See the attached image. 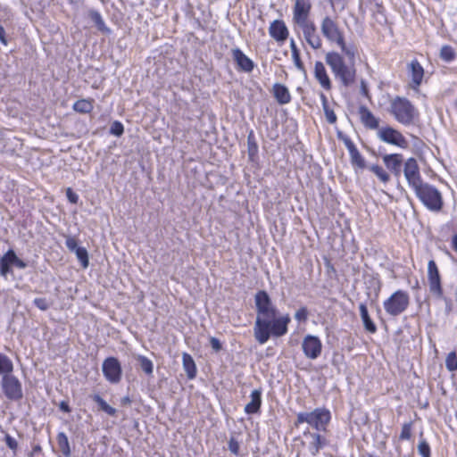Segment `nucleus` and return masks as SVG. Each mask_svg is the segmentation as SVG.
<instances>
[{"label":"nucleus","mask_w":457,"mask_h":457,"mask_svg":"<svg viewBox=\"0 0 457 457\" xmlns=\"http://www.w3.org/2000/svg\"><path fill=\"white\" fill-rule=\"evenodd\" d=\"M257 316L253 327V335L260 345L265 344L270 337H280L287 333L291 320L288 314L278 317V310L272 304L266 291L261 290L255 295Z\"/></svg>","instance_id":"f257e3e1"},{"label":"nucleus","mask_w":457,"mask_h":457,"mask_svg":"<svg viewBox=\"0 0 457 457\" xmlns=\"http://www.w3.org/2000/svg\"><path fill=\"white\" fill-rule=\"evenodd\" d=\"M349 58L346 62L345 57L336 51L326 54L325 62L329 66L336 79H338L345 87H349L355 80L356 70L353 63V58Z\"/></svg>","instance_id":"f03ea898"},{"label":"nucleus","mask_w":457,"mask_h":457,"mask_svg":"<svg viewBox=\"0 0 457 457\" xmlns=\"http://www.w3.org/2000/svg\"><path fill=\"white\" fill-rule=\"evenodd\" d=\"M320 32L328 42L336 44L345 56H355L354 49L346 45L343 29L332 17L327 15L321 19Z\"/></svg>","instance_id":"7ed1b4c3"},{"label":"nucleus","mask_w":457,"mask_h":457,"mask_svg":"<svg viewBox=\"0 0 457 457\" xmlns=\"http://www.w3.org/2000/svg\"><path fill=\"white\" fill-rule=\"evenodd\" d=\"M390 113L396 121L404 126L415 125L420 120V112L411 102L402 96H395L390 102Z\"/></svg>","instance_id":"20e7f679"},{"label":"nucleus","mask_w":457,"mask_h":457,"mask_svg":"<svg viewBox=\"0 0 457 457\" xmlns=\"http://www.w3.org/2000/svg\"><path fill=\"white\" fill-rule=\"evenodd\" d=\"M331 420L330 411L327 408H316L312 411H301L296 416V425L307 423L316 431H326Z\"/></svg>","instance_id":"39448f33"},{"label":"nucleus","mask_w":457,"mask_h":457,"mask_svg":"<svg viewBox=\"0 0 457 457\" xmlns=\"http://www.w3.org/2000/svg\"><path fill=\"white\" fill-rule=\"evenodd\" d=\"M414 193L419 200L431 212H440L444 206L442 194L434 186L423 183L415 188Z\"/></svg>","instance_id":"423d86ee"},{"label":"nucleus","mask_w":457,"mask_h":457,"mask_svg":"<svg viewBox=\"0 0 457 457\" xmlns=\"http://www.w3.org/2000/svg\"><path fill=\"white\" fill-rule=\"evenodd\" d=\"M409 304V294L403 290H396L384 301L383 307L388 315L395 317L404 312Z\"/></svg>","instance_id":"0eeeda50"},{"label":"nucleus","mask_w":457,"mask_h":457,"mask_svg":"<svg viewBox=\"0 0 457 457\" xmlns=\"http://www.w3.org/2000/svg\"><path fill=\"white\" fill-rule=\"evenodd\" d=\"M302 30L303 39L313 50L322 47V39L318 33L314 21H308L296 24Z\"/></svg>","instance_id":"6e6552de"},{"label":"nucleus","mask_w":457,"mask_h":457,"mask_svg":"<svg viewBox=\"0 0 457 457\" xmlns=\"http://www.w3.org/2000/svg\"><path fill=\"white\" fill-rule=\"evenodd\" d=\"M2 389L9 400H20L22 398V386L20 380L12 374L2 377Z\"/></svg>","instance_id":"1a4fd4ad"},{"label":"nucleus","mask_w":457,"mask_h":457,"mask_svg":"<svg viewBox=\"0 0 457 457\" xmlns=\"http://www.w3.org/2000/svg\"><path fill=\"white\" fill-rule=\"evenodd\" d=\"M377 137L382 142L393 145L401 148H406L408 142L403 134L392 127H383L377 132Z\"/></svg>","instance_id":"9d476101"},{"label":"nucleus","mask_w":457,"mask_h":457,"mask_svg":"<svg viewBox=\"0 0 457 457\" xmlns=\"http://www.w3.org/2000/svg\"><path fill=\"white\" fill-rule=\"evenodd\" d=\"M428 281L430 293L434 296L441 298L443 296L441 277L437 265L434 260H430L428 263Z\"/></svg>","instance_id":"9b49d317"},{"label":"nucleus","mask_w":457,"mask_h":457,"mask_svg":"<svg viewBox=\"0 0 457 457\" xmlns=\"http://www.w3.org/2000/svg\"><path fill=\"white\" fill-rule=\"evenodd\" d=\"M102 370L104 378L111 383L116 384L121 378V366L120 361L115 357L106 358L102 365Z\"/></svg>","instance_id":"f8f14e48"},{"label":"nucleus","mask_w":457,"mask_h":457,"mask_svg":"<svg viewBox=\"0 0 457 457\" xmlns=\"http://www.w3.org/2000/svg\"><path fill=\"white\" fill-rule=\"evenodd\" d=\"M403 173L408 185L413 190L424 183L420 173L418 162L414 158H409L406 160L404 162Z\"/></svg>","instance_id":"ddd939ff"},{"label":"nucleus","mask_w":457,"mask_h":457,"mask_svg":"<svg viewBox=\"0 0 457 457\" xmlns=\"http://www.w3.org/2000/svg\"><path fill=\"white\" fill-rule=\"evenodd\" d=\"M302 349L306 358L316 360L321 353L322 343L318 337L307 335L303 339Z\"/></svg>","instance_id":"4468645a"},{"label":"nucleus","mask_w":457,"mask_h":457,"mask_svg":"<svg viewBox=\"0 0 457 457\" xmlns=\"http://www.w3.org/2000/svg\"><path fill=\"white\" fill-rule=\"evenodd\" d=\"M339 138L343 141L344 145H345V147L349 153L351 164L353 167H357L358 169H361V170L365 169L366 168L365 159L361 154V153L357 149L354 143L351 140V138L346 136L341 137V135H339Z\"/></svg>","instance_id":"2eb2a0df"},{"label":"nucleus","mask_w":457,"mask_h":457,"mask_svg":"<svg viewBox=\"0 0 457 457\" xmlns=\"http://www.w3.org/2000/svg\"><path fill=\"white\" fill-rule=\"evenodd\" d=\"M311 10L312 3L310 0H295L293 7V22L295 24H298L311 21L309 19Z\"/></svg>","instance_id":"dca6fc26"},{"label":"nucleus","mask_w":457,"mask_h":457,"mask_svg":"<svg viewBox=\"0 0 457 457\" xmlns=\"http://www.w3.org/2000/svg\"><path fill=\"white\" fill-rule=\"evenodd\" d=\"M231 56L237 64V71L245 73H251L253 71L255 63L240 48L231 49Z\"/></svg>","instance_id":"f3484780"},{"label":"nucleus","mask_w":457,"mask_h":457,"mask_svg":"<svg viewBox=\"0 0 457 457\" xmlns=\"http://www.w3.org/2000/svg\"><path fill=\"white\" fill-rule=\"evenodd\" d=\"M303 436L308 440V450L313 457L327 445V439L317 432H312L307 429L303 432Z\"/></svg>","instance_id":"a211bd4d"},{"label":"nucleus","mask_w":457,"mask_h":457,"mask_svg":"<svg viewBox=\"0 0 457 457\" xmlns=\"http://www.w3.org/2000/svg\"><path fill=\"white\" fill-rule=\"evenodd\" d=\"M269 34L277 42H285L288 37L289 31L283 20H275L269 27Z\"/></svg>","instance_id":"6ab92c4d"},{"label":"nucleus","mask_w":457,"mask_h":457,"mask_svg":"<svg viewBox=\"0 0 457 457\" xmlns=\"http://www.w3.org/2000/svg\"><path fill=\"white\" fill-rule=\"evenodd\" d=\"M408 70L411 80V87L417 89L422 83L424 69L419 61L414 59L409 63Z\"/></svg>","instance_id":"aec40b11"},{"label":"nucleus","mask_w":457,"mask_h":457,"mask_svg":"<svg viewBox=\"0 0 457 457\" xmlns=\"http://www.w3.org/2000/svg\"><path fill=\"white\" fill-rule=\"evenodd\" d=\"M385 166L392 171L396 177L401 174V168L403 165V158L401 154H384L382 156Z\"/></svg>","instance_id":"412c9836"},{"label":"nucleus","mask_w":457,"mask_h":457,"mask_svg":"<svg viewBox=\"0 0 457 457\" xmlns=\"http://www.w3.org/2000/svg\"><path fill=\"white\" fill-rule=\"evenodd\" d=\"M314 78L325 90H330L332 87L331 80L328 75L325 65L322 62L317 61L314 63Z\"/></svg>","instance_id":"4be33fe9"},{"label":"nucleus","mask_w":457,"mask_h":457,"mask_svg":"<svg viewBox=\"0 0 457 457\" xmlns=\"http://www.w3.org/2000/svg\"><path fill=\"white\" fill-rule=\"evenodd\" d=\"M358 114L363 126L370 129H378L379 126L378 118L369 110L365 105H361L358 109Z\"/></svg>","instance_id":"5701e85b"},{"label":"nucleus","mask_w":457,"mask_h":457,"mask_svg":"<svg viewBox=\"0 0 457 457\" xmlns=\"http://www.w3.org/2000/svg\"><path fill=\"white\" fill-rule=\"evenodd\" d=\"M272 94L277 102L281 104H287L291 102V94L288 88L280 83H275L272 88Z\"/></svg>","instance_id":"b1692460"},{"label":"nucleus","mask_w":457,"mask_h":457,"mask_svg":"<svg viewBox=\"0 0 457 457\" xmlns=\"http://www.w3.org/2000/svg\"><path fill=\"white\" fill-rule=\"evenodd\" d=\"M251 401L245 406L246 414H254L259 412L262 405V390L254 389L250 395Z\"/></svg>","instance_id":"393cba45"},{"label":"nucleus","mask_w":457,"mask_h":457,"mask_svg":"<svg viewBox=\"0 0 457 457\" xmlns=\"http://www.w3.org/2000/svg\"><path fill=\"white\" fill-rule=\"evenodd\" d=\"M359 310H360V315H361V319L363 323L364 328L368 332L374 334L377 331V326L373 322L371 318L370 317L366 303H361L359 305Z\"/></svg>","instance_id":"a878e982"},{"label":"nucleus","mask_w":457,"mask_h":457,"mask_svg":"<svg viewBox=\"0 0 457 457\" xmlns=\"http://www.w3.org/2000/svg\"><path fill=\"white\" fill-rule=\"evenodd\" d=\"M12 253L13 250L9 249L1 258H0V275L2 277L6 278L9 273L12 272Z\"/></svg>","instance_id":"bb28decb"},{"label":"nucleus","mask_w":457,"mask_h":457,"mask_svg":"<svg viewBox=\"0 0 457 457\" xmlns=\"http://www.w3.org/2000/svg\"><path fill=\"white\" fill-rule=\"evenodd\" d=\"M88 16L91 21L95 23L96 27L99 31L104 34L109 35L112 30L105 25V22L101 15V13L96 10H90L88 12Z\"/></svg>","instance_id":"cd10ccee"},{"label":"nucleus","mask_w":457,"mask_h":457,"mask_svg":"<svg viewBox=\"0 0 457 457\" xmlns=\"http://www.w3.org/2000/svg\"><path fill=\"white\" fill-rule=\"evenodd\" d=\"M183 369L189 379H193L196 376V366L192 356L187 353L182 356Z\"/></svg>","instance_id":"c85d7f7f"},{"label":"nucleus","mask_w":457,"mask_h":457,"mask_svg":"<svg viewBox=\"0 0 457 457\" xmlns=\"http://www.w3.org/2000/svg\"><path fill=\"white\" fill-rule=\"evenodd\" d=\"M93 99H80L73 104L72 109L79 113H90L94 108Z\"/></svg>","instance_id":"c756f323"},{"label":"nucleus","mask_w":457,"mask_h":457,"mask_svg":"<svg viewBox=\"0 0 457 457\" xmlns=\"http://www.w3.org/2000/svg\"><path fill=\"white\" fill-rule=\"evenodd\" d=\"M57 444L60 451L64 457H70L71 454V449L67 435L64 432H59L56 436Z\"/></svg>","instance_id":"7c9ffc66"},{"label":"nucleus","mask_w":457,"mask_h":457,"mask_svg":"<svg viewBox=\"0 0 457 457\" xmlns=\"http://www.w3.org/2000/svg\"><path fill=\"white\" fill-rule=\"evenodd\" d=\"M13 371V363L5 354L0 353V375L6 376Z\"/></svg>","instance_id":"2f4dec72"},{"label":"nucleus","mask_w":457,"mask_h":457,"mask_svg":"<svg viewBox=\"0 0 457 457\" xmlns=\"http://www.w3.org/2000/svg\"><path fill=\"white\" fill-rule=\"evenodd\" d=\"M258 145L255 141L253 131L251 130L247 136V154L249 159L253 161L258 154Z\"/></svg>","instance_id":"473e14b6"},{"label":"nucleus","mask_w":457,"mask_h":457,"mask_svg":"<svg viewBox=\"0 0 457 457\" xmlns=\"http://www.w3.org/2000/svg\"><path fill=\"white\" fill-rule=\"evenodd\" d=\"M137 361L141 368V370L146 375H152L154 371V363L153 361L144 355H138L137 357Z\"/></svg>","instance_id":"72a5a7b5"},{"label":"nucleus","mask_w":457,"mask_h":457,"mask_svg":"<svg viewBox=\"0 0 457 457\" xmlns=\"http://www.w3.org/2000/svg\"><path fill=\"white\" fill-rule=\"evenodd\" d=\"M370 170L383 183H386L390 179L389 174L379 165L373 164Z\"/></svg>","instance_id":"f704fd0d"},{"label":"nucleus","mask_w":457,"mask_h":457,"mask_svg":"<svg viewBox=\"0 0 457 457\" xmlns=\"http://www.w3.org/2000/svg\"><path fill=\"white\" fill-rule=\"evenodd\" d=\"M440 58L447 62H450L455 58V52L450 46H444L440 50Z\"/></svg>","instance_id":"c9c22d12"},{"label":"nucleus","mask_w":457,"mask_h":457,"mask_svg":"<svg viewBox=\"0 0 457 457\" xmlns=\"http://www.w3.org/2000/svg\"><path fill=\"white\" fill-rule=\"evenodd\" d=\"M78 260L80 262L83 268H87L89 264L88 253L85 247H79L74 252Z\"/></svg>","instance_id":"e433bc0d"},{"label":"nucleus","mask_w":457,"mask_h":457,"mask_svg":"<svg viewBox=\"0 0 457 457\" xmlns=\"http://www.w3.org/2000/svg\"><path fill=\"white\" fill-rule=\"evenodd\" d=\"M445 367L449 371L457 370V355L455 352H451L445 358Z\"/></svg>","instance_id":"4c0bfd02"},{"label":"nucleus","mask_w":457,"mask_h":457,"mask_svg":"<svg viewBox=\"0 0 457 457\" xmlns=\"http://www.w3.org/2000/svg\"><path fill=\"white\" fill-rule=\"evenodd\" d=\"M334 12H341L346 7V0H328Z\"/></svg>","instance_id":"58836bf2"},{"label":"nucleus","mask_w":457,"mask_h":457,"mask_svg":"<svg viewBox=\"0 0 457 457\" xmlns=\"http://www.w3.org/2000/svg\"><path fill=\"white\" fill-rule=\"evenodd\" d=\"M124 132V127L121 122L115 120L112 123L110 133L116 137H120Z\"/></svg>","instance_id":"ea45409f"},{"label":"nucleus","mask_w":457,"mask_h":457,"mask_svg":"<svg viewBox=\"0 0 457 457\" xmlns=\"http://www.w3.org/2000/svg\"><path fill=\"white\" fill-rule=\"evenodd\" d=\"M411 422L404 423L402 427V431L400 434L401 440H409L411 436Z\"/></svg>","instance_id":"a19ab883"},{"label":"nucleus","mask_w":457,"mask_h":457,"mask_svg":"<svg viewBox=\"0 0 457 457\" xmlns=\"http://www.w3.org/2000/svg\"><path fill=\"white\" fill-rule=\"evenodd\" d=\"M418 451L422 457H430V447L426 441H420L419 443Z\"/></svg>","instance_id":"79ce46f5"},{"label":"nucleus","mask_w":457,"mask_h":457,"mask_svg":"<svg viewBox=\"0 0 457 457\" xmlns=\"http://www.w3.org/2000/svg\"><path fill=\"white\" fill-rule=\"evenodd\" d=\"M323 111H324L325 116H326L327 121L330 124H335L337 122V115L334 112V111L332 109H330L329 106H325V108H323Z\"/></svg>","instance_id":"37998d69"},{"label":"nucleus","mask_w":457,"mask_h":457,"mask_svg":"<svg viewBox=\"0 0 457 457\" xmlns=\"http://www.w3.org/2000/svg\"><path fill=\"white\" fill-rule=\"evenodd\" d=\"M292 54V59L294 61V63L295 65V67L301 71H304V65L301 60V57H300V52H294V53H291Z\"/></svg>","instance_id":"c03bdc74"},{"label":"nucleus","mask_w":457,"mask_h":457,"mask_svg":"<svg viewBox=\"0 0 457 457\" xmlns=\"http://www.w3.org/2000/svg\"><path fill=\"white\" fill-rule=\"evenodd\" d=\"M65 245L71 252H75L79 246H78L77 239L72 237H67L65 240Z\"/></svg>","instance_id":"a18cd8bd"},{"label":"nucleus","mask_w":457,"mask_h":457,"mask_svg":"<svg viewBox=\"0 0 457 457\" xmlns=\"http://www.w3.org/2000/svg\"><path fill=\"white\" fill-rule=\"evenodd\" d=\"M308 318V311L305 307H302L295 314V319L299 322L305 321Z\"/></svg>","instance_id":"49530a36"},{"label":"nucleus","mask_w":457,"mask_h":457,"mask_svg":"<svg viewBox=\"0 0 457 457\" xmlns=\"http://www.w3.org/2000/svg\"><path fill=\"white\" fill-rule=\"evenodd\" d=\"M4 441H5L6 445L11 450H12L13 452H15L17 450L18 443H17V441H16V439L14 437L10 436L9 434H6L5 436H4Z\"/></svg>","instance_id":"de8ad7c7"},{"label":"nucleus","mask_w":457,"mask_h":457,"mask_svg":"<svg viewBox=\"0 0 457 457\" xmlns=\"http://www.w3.org/2000/svg\"><path fill=\"white\" fill-rule=\"evenodd\" d=\"M33 303L41 311H46L49 308V303L45 298H35Z\"/></svg>","instance_id":"09e8293b"},{"label":"nucleus","mask_w":457,"mask_h":457,"mask_svg":"<svg viewBox=\"0 0 457 457\" xmlns=\"http://www.w3.org/2000/svg\"><path fill=\"white\" fill-rule=\"evenodd\" d=\"M228 450L234 453V454H238V452H239V444L238 442L235 439V438H230V440L228 441Z\"/></svg>","instance_id":"8fccbe9b"},{"label":"nucleus","mask_w":457,"mask_h":457,"mask_svg":"<svg viewBox=\"0 0 457 457\" xmlns=\"http://www.w3.org/2000/svg\"><path fill=\"white\" fill-rule=\"evenodd\" d=\"M12 263L14 266H16L17 268H19L21 270L25 269L28 266L24 261L18 258V256L16 255L14 251L12 253Z\"/></svg>","instance_id":"3c124183"},{"label":"nucleus","mask_w":457,"mask_h":457,"mask_svg":"<svg viewBox=\"0 0 457 457\" xmlns=\"http://www.w3.org/2000/svg\"><path fill=\"white\" fill-rule=\"evenodd\" d=\"M66 196L68 200L72 204H77L79 201V195L76 194L71 188H67L66 190Z\"/></svg>","instance_id":"603ef678"},{"label":"nucleus","mask_w":457,"mask_h":457,"mask_svg":"<svg viewBox=\"0 0 457 457\" xmlns=\"http://www.w3.org/2000/svg\"><path fill=\"white\" fill-rule=\"evenodd\" d=\"M92 399L94 400V402H96L99 405L100 409L103 411L108 406V403L99 395H94L92 396Z\"/></svg>","instance_id":"864d4df0"},{"label":"nucleus","mask_w":457,"mask_h":457,"mask_svg":"<svg viewBox=\"0 0 457 457\" xmlns=\"http://www.w3.org/2000/svg\"><path fill=\"white\" fill-rule=\"evenodd\" d=\"M210 345L212 348L216 352H219L222 347L220 340L213 337L210 338Z\"/></svg>","instance_id":"5fc2aeb1"},{"label":"nucleus","mask_w":457,"mask_h":457,"mask_svg":"<svg viewBox=\"0 0 457 457\" xmlns=\"http://www.w3.org/2000/svg\"><path fill=\"white\" fill-rule=\"evenodd\" d=\"M0 42L6 46L7 45V39L5 37V30L2 25H0Z\"/></svg>","instance_id":"6e6d98bb"},{"label":"nucleus","mask_w":457,"mask_h":457,"mask_svg":"<svg viewBox=\"0 0 457 457\" xmlns=\"http://www.w3.org/2000/svg\"><path fill=\"white\" fill-rule=\"evenodd\" d=\"M59 408H60V410H62V411H64V412H66V413L71 412V408H70V406H69L68 403H67V402H65V401H62V402L60 403V404H59Z\"/></svg>","instance_id":"4d7b16f0"},{"label":"nucleus","mask_w":457,"mask_h":457,"mask_svg":"<svg viewBox=\"0 0 457 457\" xmlns=\"http://www.w3.org/2000/svg\"><path fill=\"white\" fill-rule=\"evenodd\" d=\"M104 411L106 412L110 416H115L116 412H117L116 409L112 407L109 404H108V406L105 408V410Z\"/></svg>","instance_id":"13d9d810"},{"label":"nucleus","mask_w":457,"mask_h":457,"mask_svg":"<svg viewBox=\"0 0 457 457\" xmlns=\"http://www.w3.org/2000/svg\"><path fill=\"white\" fill-rule=\"evenodd\" d=\"M42 452V447L39 445H35L32 448V451L29 454L30 457L34 456L37 453H39Z\"/></svg>","instance_id":"bf43d9fd"},{"label":"nucleus","mask_w":457,"mask_h":457,"mask_svg":"<svg viewBox=\"0 0 457 457\" xmlns=\"http://www.w3.org/2000/svg\"><path fill=\"white\" fill-rule=\"evenodd\" d=\"M320 97L321 100L322 107L325 108V106H328L327 96L323 93L320 94Z\"/></svg>","instance_id":"052dcab7"},{"label":"nucleus","mask_w":457,"mask_h":457,"mask_svg":"<svg viewBox=\"0 0 457 457\" xmlns=\"http://www.w3.org/2000/svg\"><path fill=\"white\" fill-rule=\"evenodd\" d=\"M290 49H291V53L299 51V49L295 44V41L294 39H291V41H290Z\"/></svg>","instance_id":"680f3d73"},{"label":"nucleus","mask_w":457,"mask_h":457,"mask_svg":"<svg viewBox=\"0 0 457 457\" xmlns=\"http://www.w3.org/2000/svg\"><path fill=\"white\" fill-rule=\"evenodd\" d=\"M452 245H453V248L454 249V251L457 252V234H455L453 237V239H452Z\"/></svg>","instance_id":"e2e57ef3"},{"label":"nucleus","mask_w":457,"mask_h":457,"mask_svg":"<svg viewBox=\"0 0 457 457\" xmlns=\"http://www.w3.org/2000/svg\"><path fill=\"white\" fill-rule=\"evenodd\" d=\"M130 399L129 396H125L121 399V403L122 404H129L130 403Z\"/></svg>","instance_id":"0e129e2a"}]
</instances>
